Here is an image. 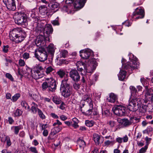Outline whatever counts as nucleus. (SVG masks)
Returning <instances> with one entry per match:
<instances>
[{
	"label": "nucleus",
	"instance_id": "obj_1",
	"mask_svg": "<svg viewBox=\"0 0 153 153\" xmlns=\"http://www.w3.org/2000/svg\"><path fill=\"white\" fill-rule=\"evenodd\" d=\"M68 75L62 80L60 90L62 95L64 97L67 98L73 93L72 87L71 86Z\"/></svg>",
	"mask_w": 153,
	"mask_h": 153
},
{
	"label": "nucleus",
	"instance_id": "obj_2",
	"mask_svg": "<svg viewBox=\"0 0 153 153\" xmlns=\"http://www.w3.org/2000/svg\"><path fill=\"white\" fill-rule=\"evenodd\" d=\"M129 59L132 62V65L131 63L129 62L126 63L125 64L123 63V62L124 61L125 59H123L122 60V66L125 70H127L129 73H131L130 71H132L135 68H136L137 65H138L137 61V58L134 55L131 54H130L129 55Z\"/></svg>",
	"mask_w": 153,
	"mask_h": 153
},
{
	"label": "nucleus",
	"instance_id": "obj_3",
	"mask_svg": "<svg viewBox=\"0 0 153 153\" xmlns=\"http://www.w3.org/2000/svg\"><path fill=\"white\" fill-rule=\"evenodd\" d=\"M42 88L43 91L47 89L49 92H53L56 88V80L52 77L45 79V81L43 82L42 85Z\"/></svg>",
	"mask_w": 153,
	"mask_h": 153
},
{
	"label": "nucleus",
	"instance_id": "obj_4",
	"mask_svg": "<svg viewBox=\"0 0 153 153\" xmlns=\"http://www.w3.org/2000/svg\"><path fill=\"white\" fill-rule=\"evenodd\" d=\"M143 100L140 98H131L129 100V103L128 106V108H126L130 111H134L140 107L141 108L142 101ZM129 113L130 114L131 113Z\"/></svg>",
	"mask_w": 153,
	"mask_h": 153
},
{
	"label": "nucleus",
	"instance_id": "obj_5",
	"mask_svg": "<svg viewBox=\"0 0 153 153\" xmlns=\"http://www.w3.org/2000/svg\"><path fill=\"white\" fill-rule=\"evenodd\" d=\"M13 18L18 25L25 26L27 25V17L25 14L17 12L13 15Z\"/></svg>",
	"mask_w": 153,
	"mask_h": 153
},
{
	"label": "nucleus",
	"instance_id": "obj_6",
	"mask_svg": "<svg viewBox=\"0 0 153 153\" xmlns=\"http://www.w3.org/2000/svg\"><path fill=\"white\" fill-rule=\"evenodd\" d=\"M97 66V64L95 59L92 58L89 59L87 64L85 66L86 73L91 74L95 69Z\"/></svg>",
	"mask_w": 153,
	"mask_h": 153
},
{
	"label": "nucleus",
	"instance_id": "obj_7",
	"mask_svg": "<svg viewBox=\"0 0 153 153\" xmlns=\"http://www.w3.org/2000/svg\"><path fill=\"white\" fill-rule=\"evenodd\" d=\"M115 115H125L129 114V110L124 107L120 105L114 106L112 109Z\"/></svg>",
	"mask_w": 153,
	"mask_h": 153
},
{
	"label": "nucleus",
	"instance_id": "obj_8",
	"mask_svg": "<svg viewBox=\"0 0 153 153\" xmlns=\"http://www.w3.org/2000/svg\"><path fill=\"white\" fill-rule=\"evenodd\" d=\"M140 81L143 85L145 87L146 90L144 91L145 98L147 99H150L151 95L152 94V90L150 88H148L147 85L145 86V83H146L147 84V81L145 78H141Z\"/></svg>",
	"mask_w": 153,
	"mask_h": 153
},
{
	"label": "nucleus",
	"instance_id": "obj_9",
	"mask_svg": "<svg viewBox=\"0 0 153 153\" xmlns=\"http://www.w3.org/2000/svg\"><path fill=\"white\" fill-rule=\"evenodd\" d=\"M35 55L37 58L41 62H44L47 59L48 55L47 52L45 50H39L38 53H35Z\"/></svg>",
	"mask_w": 153,
	"mask_h": 153
},
{
	"label": "nucleus",
	"instance_id": "obj_10",
	"mask_svg": "<svg viewBox=\"0 0 153 153\" xmlns=\"http://www.w3.org/2000/svg\"><path fill=\"white\" fill-rule=\"evenodd\" d=\"M70 77L72 80L75 82H78L80 79V76L77 70L72 69L69 73Z\"/></svg>",
	"mask_w": 153,
	"mask_h": 153
},
{
	"label": "nucleus",
	"instance_id": "obj_11",
	"mask_svg": "<svg viewBox=\"0 0 153 153\" xmlns=\"http://www.w3.org/2000/svg\"><path fill=\"white\" fill-rule=\"evenodd\" d=\"M144 16V11L142 9L137 8L136 9L135 11L132 14V18L137 19L142 18Z\"/></svg>",
	"mask_w": 153,
	"mask_h": 153
},
{
	"label": "nucleus",
	"instance_id": "obj_12",
	"mask_svg": "<svg viewBox=\"0 0 153 153\" xmlns=\"http://www.w3.org/2000/svg\"><path fill=\"white\" fill-rule=\"evenodd\" d=\"M53 31V29L51 25H48L46 26L44 30V34L46 40L50 41V36L52 33Z\"/></svg>",
	"mask_w": 153,
	"mask_h": 153
},
{
	"label": "nucleus",
	"instance_id": "obj_13",
	"mask_svg": "<svg viewBox=\"0 0 153 153\" xmlns=\"http://www.w3.org/2000/svg\"><path fill=\"white\" fill-rule=\"evenodd\" d=\"M23 32V30L20 28H15L13 29L10 31V39L13 41H14L15 38L17 37L18 35H20V33Z\"/></svg>",
	"mask_w": 153,
	"mask_h": 153
},
{
	"label": "nucleus",
	"instance_id": "obj_14",
	"mask_svg": "<svg viewBox=\"0 0 153 153\" xmlns=\"http://www.w3.org/2000/svg\"><path fill=\"white\" fill-rule=\"evenodd\" d=\"M62 129V127L60 126H56L53 128L51 130V132L50 133L49 136L48 137V140H53L54 136L60 132Z\"/></svg>",
	"mask_w": 153,
	"mask_h": 153
},
{
	"label": "nucleus",
	"instance_id": "obj_15",
	"mask_svg": "<svg viewBox=\"0 0 153 153\" xmlns=\"http://www.w3.org/2000/svg\"><path fill=\"white\" fill-rule=\"evenodd\" d=\"M79 53L80 56L85 59H88L91 55L93 54L92 51L89 49L81 50L79 51Z\"/></svg>",
	"mask_w": 153,
	"mask_h": 153
},
{
	"label": "nucleus",
	"instance_id": "obj_16",
	"mask_svg": "<svg viewBox=\"0 0 153 153\" xmlns=\"http://www.w3.org/2000/svg\"><path fill=\"white\" fill-rule=\"evenodd\" d=\"M147 111L149 112H153V105L150 103H148L147 105L142 104L141 106V111L144 113Z\"/></svg>",
	"mask_w": 153,
	"mask_h": 153
},
{
	"label": "nucleus",
	"instance_id": "obj_17",
	"mask_svg": "<svg viewBox=\"0 0 153 153\" xmlns=\"http://www.w3.org/2000/svg\"><path fill=\"white\" fill-rule=\"evenodd\" d=\"M31 75L32 77L35 79L41 78L44 76L43 74L38 70H35L33 72L32 71L31 72Z\"/></svg>",
	"mask_w": 153,
	"mask_h": 153
},
{
	"label": "nucleus",
	"instance_id": "obj_18",
	"mask_svg": "<svg viewBox=\"0 0 153 153\" xmlns=\"http://www.w3.org/2000/svg\"><path fill=\"white\" fill-rule=\"evenodd\" d=\"M86 1V0H78L75 1L74 7L75 8L80 9L84 6Z\"/></svg>",
	"mask_w": 153,
	"mask_h": 153
},
{
	"label": "nucleus",
	"instance_id": "obj_19",
	"mask_svg": "<svg viewBox=\"0 0 153 153\" xmlns=\"http://www.w3.org/2000/svg\"><path fill=\"white\" fill-rule=\"evenodd\" d=\"M24 75L25 74V76L29 78L31 76V73L32 72V69L26 66L25 68H23Z\"/></svg>",
	"mask_w": 153,
	"mask_h": 153
},
{
	"label": "nucleus",
	"instance_id": "obj_20",
	"mask_svg": "<svg viewBox=\"0 0 153 153\" xmlns=\"http://www.w3.org/2000/svg\"><path fill=\"white\" fill-rule=\"evenodd\" d=\"M130 89L131 91V98H138V93L137 92L136 88L133 86H130Z\"/></svg>",
	"mask_w": 153,
	"mask_h": 153
},
{
	"label": "nucleus",
	"instance_id": "obj_21",
	"mask_svg": "<svg viewBox=\"0 0 153 153\" xmlns=\"http://www.w3.org/2000/svg\"><path fill=\"white\" fill-rule=\"evenodd\" d=\"M117 99V96L113 93L109 94V97L107 98V100L109 102H114Z\"/></svg>",
	"mask_w": 153,
	"mask_h": 153
},
{
	"label": "nucleus",
	"instance_id": "obj_22",
	"mask_svg": "<svg viewBox=\"0 0 153 153\" xmlns=\"http://www.w3.org/2000/svg\"><path fill=\"white\" fill-rule=\"evenodd\" d=\"M121 123L122 125L125 127H128L132 124L130 119L129 120L126 118L122 119L121 120Z\"/></svg>",
	"mask_w": 153,
	"mask_h": 153
},
{
	"label": "nucleus",
	"instance_id": "obj_23",
	"mask_svg": "<svg viewBox=\"0 0 153 153\" xmlns=\"http://www.w3.org/2000/svg\"><path fill=\"white\" fill-rule=\"evenodd\" d=\"M31 111L33 114H35L37 112L39 115H43L42 111L35 106H32Z\"/></svg>",
	"mask_w": 153,
	"mask_h": 153
},
{
	"label": "nucleus",
	"instance_id": "obj_24",
	"mask_svg": "<svg viewBox=\"0 0 153 153\" xmlns=\"http://www.w3.org/2000/svg\"><path fill=\"white\" fill-rule=\"evenodd\" d=\"M47 7L45 6H41L39 7L40 13L42 15H45L47 13Z\"/></svg>",
	"mask_w": 153,
	"mask_h": 153
},
{
	"label": "nucleus",
	"instance_id": "obj_25",
	"mask_svg": "<svg viewBox=\"0 0 153 153\" xmlns=\"http://www.w3.org/2000/svg\"><path fill=\"white\" fill-rule=\"evenodd\" d=\"M126 73L125 71L121 70L118 75L119 79L122 81L124 80L126 78Z\"/></svg>",
	"mask_w": 153,
	"mask_h": 153
},
{
	"label": "nucleus",
	"instance_id": "obj_26",
	"mask_svg": "<svg viewBox=\"0 0 153 153\" xmlns=\"http://www.w3.org/2000/svg\"><path fill=\"white\" fill-rule=\"evenodd\" d=\"M77 143L80 148H82L85 145V143L84 141L83 138L82 137H79L77 140Z\"/></svg>",
	"mask_w": 153,
	"mask_h": 153
},
{
	"label": "nucleus",
	"instance_id": "obj_27",
	"mask_svg": "<svg viewBox=\"0 0 153 153\" xmlns=\"http://www.w3.org/2000/svg\"><path fill=\"white\" fill-rule=\"evenodd\" d=\"M59 6V4L56 2H51L48 4L49 7L51 10H54L57 8Z\"/></svg>",
	"mask_w": 153,
	"mask_h": 153
},
{
	"label": "nucleus",
	"instance_id": "obj_28",
	"mask_svg": "<svg viewBox=\"0 0 153 153\" xmlns=\"http://www.w3.org/2000/svg\"><path fill=\"white\" fill-rule=\"evenodd\" d=\"M56 73L60 78H63L65 74V70L60 69L57 71Z\"/></svg>",
	"mask_w": 153,
	"mask_h": 153
},
{
	"label": "nucleus",
	"instance_id": "obj_29",
	"mask_svg": "<svg viewBox=\"0 0 153 153\" xmlns=\"http://www.w3.org/2000/svg\"><path fill=\"white\" fill-rule=\"evenodd\" d=\"M24 33L25 32L23 30V32L20 33V35H18L17 36V37L15 38V39L16 40V42H20L24 40V36H23L22 34H24Z\"/></svg>",
	"mask_w": 153,
	"mask_h": 153
},
{
	"label": "nucleus",
	"instance_id": "obj_30",
	"mask_svg": "<svg viewBox=\"0 0 153 153\" xmlns=\"http://www.w3.org/2000/svg\"><path fill=\"white\" fill-rule=\"evenodd\" d=\"M93 137L94 141L95 144L97 145H99L100 143V137L98 134H93Z\"/></svg>",
	"mask_w": 153,
	"mask_h": 153
},
{
	"label": "nucleus",
	"instance_id": "obj_31",
	"mask_svg": "<svg viewBox=\"0 0 153 153\" xmlns=\"http://www.w3.org/2000/svg\"><path fill=\"white\" fill-rule=\"evenodd\" d=\"M52 100L54 103L56 104H59L61 102L60 98L57 96H54L53 97Z\"/></svg>",
	"mask_w": 153,
	"mask_h": 153
},
{
	"label": "nucleus",
	"instance_id": "obj_32",
	"mask_svg": "<svg viewBox=\"0 0 153 153\" xmlns=\"http://www.w3.org/2000/svg\"><path fill=\"white\" fill-rule=\"evenodd\" d=\"M4 137L1 138V141L2 142H4L7 140V147L10 146V137H8L7 136H5V135Z\"/></svg>",
	"mask_w": 153,
	"mask_h": 153
},
{
	"label": "nucleus",
	"instance_id": "obj_33",
	"mask_svg": "<svg viewBox=\"0 0 153 153\" xmlns=\"http://www.w3.org/2000/svg\"><path fill=\"white\" fill-rule=\"evenodd\" d=\"M68 52L65 50H61L60 51V56L61 57L66 58L68 55Z\"/></svg>",
	"mask_w": 153,
	"mask_h": 153
},
{
	"label": "nucleus",
	"instance_id": "obj_34",
	"mask_svg": "<svg viewBox=\"0 0 153 153\" xmlns=\"http://www.w3.org/2000/svg\"><path fill=\"white\" fill-rule=\"evenodd\" d=\"M88 103V105L90 106V109L88 110L87 111V115L88 114V115H90L91 114L92 112V111L93 108V104L92 103V101Z\"/></svg>",
	"mask_w": 153,
	"mask_h": 153
},
{
	"label": "nucleus",
	"instance_id": "obj_35",
	"mask_svg": "<svg viewBox=\"0 0 153 153\" xmlns=\"http://www.w3.org/2000/svg\"><path fill=\"white\" fill-rule=\"evenodd\" d=\"M47 50L51 54H53L54 53L55 50L53 45L51 44L50 45L48 46Z\"/></svg>",
	"mask_w": 153,
	"mask_h": 153
},
{
	"label": "nucleus",
	"instance_id": "obj_36",
	"mask_svg": "<svg viewBox=\"0 0 153 153\" xmlns=\"http://www.w3.org/2000/svg\"><path fill=\"white\" fill-rule=\"evenodd\" d=\"M11 3V7H10V10L14 11L16 9L15 0H10Z\"/></svg>",
	"mask_w": 153,
	"mask_h": 153
},
{
	"label": "nucleus",
	"instance_id": "obj_37",
	"mask_svg": "<svg viewBox=\"0 0 153 153\" xmlns=\"http://www.w3.org/2000/svg\"><path fill=\"white\" fill-rule=\"evenodd\" d=\"M21 105L22 107L24 108L25 109L28 110H30L29 107L26 102L25 101H22L21 103Z\"/></svg>",
	"mask_w": 153,
	"mask_h": 153
},
{
	"label": "nucleus",
	"instance_id": "obj_38",
	"mask_svg": "<svg viewBox=\"0 0 153 153\" xmlns=\"http://www.w3.org/2000/svg\"><path fill=\"white\" fill-rule=\"evenodd\" d=\"M54 70L53 68L51 66H49L46 69L45 72L47 74H50Z\"/></svg>",
	"mask_w": 153,
	"mask_h": 153
},
{
	"label": "nucleus",
	"instance_id": "obj_39",
	"mask_svg": "<svg viewBox=\"0 0 153 153\" xmlns=\"http://www.w3.org/2000/svg\"><path fill=\"white\" fill-rule=\"evenodd\" d=\"M131 121L132 123H135L139 122L140 121V118H137L135 117H133L130 118Z\"/></svg>",
	"mask_w": 153,
	"mask_h": 153
},
{
	"label": "nucleus",
	"instance_id": "obj_40",
	"mask_svg": "<svg viewBox=\"0 0 153 153\" xmlns=\"http://www.w3.org/2000/svg\"><path fill=\"white\" fill-rule=\"evenodd\" d=\"M71 6L70 5H64L62 8V10L68 13L69 11H70L71 9Z\"/></svg>",
	"mask_w": 153,
	"mask_h": 153
},
{
	"label": "nucleus",
	"instance_id": "obj_41",
	"mask_svg": "<svg viewBox=\"0 0 153 153\" xmlns=\"http://www.w3.org/2000/svg\"><path fill=\"white\" fill-rule=\"evenodd\" d=\"M20 94L19 93L16 94L14 96L12 97L11 100L14 102L17 101V100L20 97Z\"/></svg>",
	"mask_w": 153,
	"mask_h": 153
},
{
	"label": "nucleus",
	"instance_id": "obj_42",
	"mask_svg": "<svg viewBox=\"0 0 153 153\" xmlns=\"http://www.w3.org/2000/svg\"><path fill=\"white\" fill-rule=\"evenodd\" d=\"M24 73L23 68L22 69L20 68L18 69L17 74L20 76L21 78H22L23 76Z\"/></svg>",
	"mask_w": 153,
	"mask_h": 153
},
{
	"label": "nucleus",
	"instance_id": "obj_43",
	"mask_svg": "<svg viewBox=\"0 0 153 153\" xmlns=\"http://www.w3.org/2000/svg\"><path fill=\"white\" fill-rule=\"evenodd\" d=\"M85 124L86 125L89 127H91L94 125V122L93 121H90L88 120H87L85 121Z\"/></svg>",
	"mask_w": 153,
	"mask_h": 153
},
{
	"label": "nucleus",
	"instance_id": "obj_44",
	"mask_svg": "<svg viewBox=\"0 0 153 153\" xmlns=\"http://www.w3.org/2000/svg\"><path fill=\"white\" fill-rule=\"evenodd\" d=\"M148 144H146L144 147L142 148L140 150L139 153L145 152L148 148Z\"/></svg>",
	"mask_w": 153,
	"mask_h": 153
},
{
	"label": "nucleus",
	"instance_id": "obj_45",
	"mask_svg": "<svg viewBox=\"0 0 153 153\" xmlns=\"http://www.w3.org/2000/svg\"><path fill=\"white\" fill-rule=\"evenodd\" d=\"M85 63L81 61H78L76 63L77 68L80 67L81 66H82L85 68Z\"/></svg>",
	"mask_w": 153,
	"mask_h": 153
},
{
	"label": "nucleus",
	"instance_id": "obj_46",
	"mask_svg": "<svg viewBox=\"0 0 153 153\" xmlns=\"http://www.w3.org/2000/svg\"><path fill=\"white\" fill-rule=\"evenodd\" d=\"M13 127V126L11 128V129L12 130ZM14 133L16 134H17L19 133V131L20 129L19 127L18 126H15L14 127Z\"/></svg>",
	"mask_w": 153,
	"mask_h": 153
},
{
	"label": "nucleus",
	"instance_id": "obj_47",
	"mask_svg": "<svg viewBox=\"0 0 153 153\" xmlns=\"http://www.w3.org/2000/svg\"><path fill=\"white\" fill-rule=\"evenodd\" d=\"M29 150L31 152L33 153H38L36 148L35 147H30L29 148Z\"/></svg>",
	"mask_w": 153,
	"mask_h": 153
},
{
	"label": "nucleus",
	"instance_id": "obj_48",
	"mask_svg": "<svg viewBox=\"0 0 153 153\" xmlns=\"http://www.w3.org/2000/svg\"><path fill=\"white\" fill-rule=\"evenodd\" d=\"M9 1V0H3V2L6 6L8 10H9L10 8H9L10 7V2Z\"/></svg>",
	"mask_w": 153,
	"mask_h": 153
},
{
	"label": "nucleus",
	"instance_id": "obj_49",
	"mask_svg": "<svg viewBox=\"0 0 153 153\" xmlns=\"http://www.w3.org/2000/svg\"><path fill=\"white\" fill-rule=\"evenodd\" d=\"M80 87V84L77 82H75L73 84V87L75 90L78 89Z\"/></svg>",
	"mask_w": 153,
	"mask_h": 153
},
{
	"label": "nucleus",
	"instance_id": "obj_50",
	"mask_svg": "<svg viewBox=\"0 0 153 153\" xmlns=\"http://www.w3.org/2000/svg\"><path fill=\"white\" fill-rule=\"evenodd\" d=\"M82 75V78L81 81L83 83H84L85 82L86 79L87 80V78L85 75H84L82 73H81Z\"/></svg>",
	"mask_w": 153,
	"mask_h": 153
},
{
	"label": "nucleus",
	"instance_id": "obj_51",
	"mask_svg": "<svg viewBox=\"0 0 153 153\" xmlns=\"http://www.w3.org/2000/svg\"><path fill=\"white\" fill-rule=\"evenodd\" d=\"M40 126L41 127V130H46L45 129L48 127V125L47 124H40Z\"/></svg>",
	"mask_w": 153,
	"mask_h": 153
},
{
	"label": "nucleus",
	"instance_id": "obj_52",
	"mask_svg": "<svg viewBox=\"0 0 153 153\" xmlns=\"http://www.w3.org/2000/svg\"><path fill=\"white\" fill-rule=\"evenodd\" d=\"M22 56L24 59H27L30 57V55L29 53L25 52L23 54Z\"/></svg>",
	"mask_w": 153,
	"mask_h": 153
},
{
	"label": "nucleus",
	"instance_id": "obj_53",
	"mask_svg": "<svg viewBox=\"0 0 153 153\" xmlns=\"http://www.w3.org/2000/svg\"><path fill=\"white\" fill-rule=\"evenodd\" d=\"M52 23V24L54 25H59V23L58 22V17H57L56 20L53 21Z\"/></svg>",
	"mask_w": 153,
	"mask_h": 153
},
{
	"label": "nucleus",
	"instance_id": "obj_54",
	"mask_svg": "<svg viewBox=\"0 0 153 153\" xmlns=\"http://www.w3.org/2000/svg\"><path fill=\"white\" fill-rule=\"evenodd\" d=\"M19 64L20 66H23L25 65V62L24 60L22 59H20L19 61Z\"/></svg>",
	"mask_w": 153,
	"mask_h": 153
},
{
	"label": "nucleus",
	"instance_id": "obj_55",
	"mask_svg": "<svg viewBox=\"0 0 153 153\" xmlns=\"http://www.w3.org/2000/svg\"><path fill=\"white\" fill-rule=\"evenodd\" d=\"M62 123L61 122H60L59 120H56V122L54 123H53V126H56L57 125V126H60L62 125Z\"/></svg>",
	"mask_w": 153,
	"mask_h": 153
},
{
	"label": "nucleus",
	"instance_id": "obj_56",
	"mask_svg": "<svg viewBox=\"0 0 153 153\" xmlns=\"http://www.w3.org/2000/svg\"><path fill=\"white\" fill-rule=\"evenodd\" d=\"M30 15L31 17L35 19L37 16H36V14L35 12H34L33 11H32L30 13Z\"/></svg>",
	"mask_w": 153,
	"mask_h": 153
},
{
	"label": "nucleus",
	"instance_id": "obj_57",
	"mask_svg": "<svg viewBox=\"0 0 153 153\" xmlns=\"http://www.w3.org/2000/svg\"><path fill=\"white\" fill-rule=\"evenodd\" d=\"M9 48V46L7 45L6 46L4 45L3 49V51L4 53H7L8 51V48Z\"/></svg>",
	"mask_w": 153,
	"mask_h": 153
},
{
	"label": "nucleus",
	"instance_id": "obj_58",
	"mask_svg": "<svg viewBox=\"0 0 153 153\" xmlns=\"http://www.w3.org/2000/svg\"><path fill=\"white\" fill-rule=\"evenodd\" d=\"M22 111L19 109H17L15 112V115H22Z\"/></svg>",
	"mask_w": 153,
	"mask_h": 153
},
{
	"label": "nucleus",
	"instance_id": "obj_59",
	"mask_svg": "<svg viewBox=\"0 0 153 153\" xmlns=\"http://www.w3.org/2000/svg\"><path fill=\"white\" fill-rule=\"evenodd\" d=\"M78 1V0L77 1H76V0H66L65 1V2L67 4H71L73 3V2H74V3H75V1Z\"/></svg>",
	"mask_w": 153,
	"mask_h": 153
},
{
	"label": "nucleus",
	"instance_id": "obj_60",
	"mask_svg": "<svg viewBox=\"0 0 153 153\" xmlns=\"http://www.w3.org/2000/svg\"><path fill=\"white\" fill-rule=\"evenodd\" d=\"M36 70H38L41 71L43 70V68L42 67V66L40 65H37L36 66Z\"/></svg>",
	"mask_w": 153,
	"mask_h": 153
},
{
	"label": "nucleus",
	"instance_id": "obj_61",
	"mask_svg": "<svg viewBox=\"0 0 153 153\" xmlns=\"http://www.w3.org/2000/svg\"><path fill=\"white\" fill-rule=\"evenodd\" d=\"M146 129L149 134L150 132L153 131V128L150 126H148Z\"/></svg>",
	"mask_w": 153,
	"mask_h": 153
},
{
	"label": "nucleus",
	"instance_id": "obj_62",
	"mask_svg": "<svg viewBox=\"0 0 153 153\" xmlns=\"http://www.w3.org/2000/svg\"><path fill=\"white\" fill-rule=\"evenodd\" d=\"M84 105L85 104H83L82 105H82H80V106L81 111L83 114H85V111L86 110H85L84 107Z\"/></svg>",
	"mask_w": 153,
	"mask_h": 153
},
{
	"label": "nucleus",
	"instance_id": "obj_63",
	"mask_svg": "<svg viewBox=\"0 0 153 153\" xmlns=\"http://www.w3.org/2000/svg\"><path fill=\"white\" fill-rule=\"evenodd\" d=\"M60 142L59 140H57L54 143V145L56 147L58 146L59 145H60Z\"/></svg>",
	"mask_w": 153,
	"mask_h": 153
},
{
	"label": "nucleus",
	"instance_id": "obj_64",
	"mask_svg": "<svg viewBox=\"0 0 153 153\" xmlns=\"http://www.w3.org/2000/svg\"><path fill=\"white\" fill-rule=\"evenodd\" d=\"M44 131L43 132V135L45 137H46L48 136V132L47 130H43Z\"/></svg>",
	"mask_w": 153,
	"mask_h": 153
}]
</instances>
